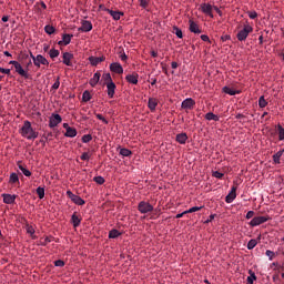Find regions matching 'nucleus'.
Instances as JSON below:
<instances>
[{"mask_svg":"<svg viewBox=\"0 0 284 284\" xmlns=\"http://www.w3.org/2000/svg\"><path fill=\"white\" fill-rule=\"evenodd\" d=\"M72 36L71 34H63L62 41H58V45H69L71 43Z\"/></svg>","mask_w":284,"mask_h":284,"instance_id":"5701e85b","label":"nucleus"},{"mask_svg":"<svg viewBox=\"0 0 284 284\" xmlns=\"http://www.w3.org/2000/svg\"><path fill=\"white\" fill-rule=\"evenodd\" d=\"M95 118H97V120H100V121H102V123L108 125V123H109L108 120H105L104 116L101 113H97Z\"/></svg>","mask_w":284,"mask_h":284,"instance_id":"49530a36","label":"nucleus"},{"mask_svg":"<svg viewBox=\"0 0 284 284\" xmlns=\"http://www.w3.org/2000/svg\"><path fill=\"white\" fill-rule=\"evenodd\" d=\"M105 11L111 16V17H113V20H120V17H122L123 16V13L122 12H120V11H114V10H111V9H105Z\"/></svg>","mask_w":284,"mask_h":284,"instance_id":"b1692460","label":"nucleus"},{"mask_svg":"<svg viewBox=\"0 0 284 284\" xmlns=\"http://www.w3.org/2000/svg\"><path fill=\"white\" fill-rule=\"evenodd\" d=\"M268 221V217L266 216H256L253 217L250 222L251 227H257Z\"/></svg>","mask_w":284,"mask_h":284,"instance_id":"6e6552de","label":"nucleus"},{"mask_svg":"<svg viewBox=\"0 0 284 284\" xmlns=\"http://www.w3.org/2000/svg\"><path fill=\"white\" fill-rule=\"evenodd\" d=\"M67 197H69L71 200L72 203H74L75 205H84V200L81 199L80 195H77L74 193H72L71 191H67Z\"/></svg>","mask_w":284,"mask_h":284,"instance_id":"423d86ee","label":"nucleus"},{"mask_svg":"<svg viewBox=\"0 0 284 284\" xmlns=\"http://www.w3.org/2000/svg\"><path fill=\"white\" fill-rule=\"evenodd\" d=\"M81 161H89L90 160V155L88 152H83V154H81L80 156Z\"/></svg>","mask_w":284,"mask_h":284,"instance_id":"5fc2aeb1","label":"nucleus"},{"mask_svg":"<svg viewBox=\"0 0 284 284\" xmlns=\"http://www.w3.org/2000/svg\"><path fill=\"white\" fill-rule=\"evenodd\" d=\"M30 58H32L33 65H36L37 68H41V65L50 64L47 58H44L42 54H38V57H34L32 53H30Z\"/></svg>","mask_w":284,"mask_h":284,"instance_id":"20e7f679","label":"nucleus"},{"mask_svg":"<svg viewBox=\"0 0 284 284\" xmlns=\"http://www.w3.org/2000/svg\"><path fill=\"white\" fill-rule=\"evenodd\" d=\"M0 74L10 75L11 74V70L10 69H4V68H0Z\"/></svg>","mask_w":284,"mask_h":284,"instance_id":"6e6d98bb","label":"nucleus"},{"mask_svg":"<svg viewBox=\"0 0 284 284\" xmlns=\"http://www.w3.org/2000/svg\"><path fill=\"white\" fill-rule=\"evenodd\" d=\"M230 40V36H221V41L225 42Z\"/></svg>","mask_w":284,"mask_h":284,"instance_id":"e2e57ef3","label":"nucleus"},{"mask_svg":"<svg viewBox=\"0 0 284 284\" xmlns=\"http://www.w3.org/2000/svg\"><path fill=\"white\" fill-rule=\"evenodd\" d=\"M102 80H104V84H110V83H114L113 79L111 78L110 73H104L102 75Z\"/></svg>","mask_w":284,"mask_h":284,"instance_id":"72a5a7b5","label":"nucleus"},{"mask_svg":"<svg viewBox=\"0 0 284 284\" xmlns=\"http://www.w3.org/2000/svg\"><path fill=\"white\" fill-rule=\"evenodd\" d=\"M44 32H47L48 36H52L53 33H55V28H53V26L48 24L47 27H44Z\"/></svg>","mask_w":284,"mask_h":284,"instance_id":"e433bc0d","label":"nucleus"},{"mask_svg":"<svg viewBox=\"0 0 284 284\" xmlns=\"http://www.w3.org/2000/svg\"><path fill=\"white\" fill-rule=\"evenodd\" d=\"M213 176L216 178V179H223V173H221L219 171H214Z\"/></svg>","mask_w":284,"mask_h":284,"instance_id":"bf43d9fd","label":"nucleus"},{"mask_svg":"<svg viewBox=\"0 0 284 284\" xmlns=\"http://www.w3.org/2000/svg\"><path fill=\"white\" fill-rule=\"evenodd\" d=\"M71 224L74 226V229L80 227L81 225V216L78 215L77 212H74V214L71 216Z\"/></svg>","mask_w":284,"mask_h":284,"instance_id":"dca6fc26","label":"nucleus"},{"mask_svg":"<svg viewBox=\"0 0 284 284\" xmlns=\"http://www.w3.org/2000/svg\"><path fill=\"white\" fill-rule=\"evenodd\" d=\"M203 207L204 206H194V207H192L190 210L184 211V213H195V212L201 211Z\"/></svg>","mask_w":284,"mask_h":284,"instance_id":"c03bdc74","label":"nucleus"},{"mask_svg":"<svg viewBox=\"0 0 284 284\" xmlns=\"http://www.w3.org/2000/svg\"><path fill=\"white\" fill-rule=\"evenodd\" d=\"M256 281L255 273H251V276H247V284H253Z\"/></svg>","mask_w":284,"mask_h":284,"instance_id":"8fccbe9b","label":"nucleus"},{"mask_svg":"<svg viewBox=\"0 0 284 284\" xmlns=\"http://www.w3.org/2000/svg\"><path fill=\"white\" fill-rule=\"evenodd\" d=\"M223 92L230 97H234L235 94H239V91H234L233 89H230L229 87H223Z\"/></svg>","mask_w":284,"mask_h":284,"instance_id":"2f4dec72","label":"nucleus"},{"mask_svg":"<svg viewBox=\"0 0 284 284\" xmlns=\"http://www.w3.org/2000/svg\"><path fill=\"white\" fill-rule=\"evenodd\" d=\"M139 6L142 9H148V7L150 6V0H139Z\"/></svg>","mask_w":284,"mask_h":284,"instance_id":"a19ab883","label":"nucleus"},{"mask_svg":"<svg viewBox=\"0 0 284 284\" xmlns=\"http://www.w3.org/2000/svg\"><path fill=\"white\" fill-rule=\"evenodd\" d=\"M60 87V81L59 78H57V81H54L53 85L51 87V89H53L54 91L59 90Z\"/></svg>","mask_w":284,"mask_h":284,"instance_id":"4d7b16f0","label":"nucleus"},{"mask_svg":"<svg viewBox=\"0 0 284 284\" xmlns=\"http://www.w3.org/2000/svg\"><path fill=\"white\" fill-rule=\"evenodd\" d=\"M190 32L200 34V33H202V30L199 28V24H196L195 22L190 20Z\"/></svg>","mask_w":284,"mask_h":284,"instance_id":"4be33fe9","label":"nucleus"},{"mask_svg":"<svg viewBox=\"0 0 284 284\" xmlns=\"http://www.w3.org/2000/svg\"><path fill=\"white\" fill-rule=\"evenodd\" d=\"M79 32H90L92 31V22L83 20L81 27L78 29Z\"/></svg>","mask_w":284,"mask_h":284,"instance_id":"ddd939ff","label":"nucleus"},{"mask_svg":"<svg viewBox=\"0 0 284 284\" xmlns=\"http://www.w3.org/2000/svg\"><path fill=\"white\" fill-rule=\"evenodd\" d=\"M120 59H121V61H123V62L126 61L128 57H126L125 52L121 53Z\"/></svg>","mask_w":284,"mask_h":284,"instance_id":"680f3d73","label":"nucleus"},{"mask_svg":"<svg viewBox=\"0 0 284 284\" xmlns=\"http://www.w3.org/2000/svg\"><path fill=\"white\" fill-rule=\"evenodd\" d=\"M171 68L174 69V70H176V69H178V62H172V63H171Z\"/></svg>","mask_w":284,"mask_h":284,"instance_id":"774afa93","label":"nucleus"},{"mask_svg":"<svg viewBox=\"0 0 284 284\" xmlns=\"http://www.w3.org/2000/svg\"><path fill=\"white\" fill-rule=\"evenodd\" d=\"M36 193L38 194L39 196V200H43L44 199V189L39 186L37 190H36Z\"/></svg>","mask_w":284,"mask_h":284,"instance_id":"ea45409f","label":"nucleus"},{"mask_svg":"<svg viewBox=\"0 0 284 284\" xmlns=\"http://www.w3.org/2000/svg\"><path fill=\"white\" fill-rule=\"evenodd\" d=\"M214 215H209L207 221H205V224L213 222Z\"/></svg>","mask_w":284,"mask_h":284,"instance_id":"0e129e2a","label":"nucleus"},{"mask_svg":"<svg viewBox=\"0 0 284 284\" xmlns=\"http://www.w3.org/2000/svg\"><path fill=\"white\" fill-rule=\"evenodd\" d=\"M256 244H257L256 240H250V242H247V250L255 248Z\"/></svg>","mask_w":284,"mask_h":284,"instance_id":"a18cd8bd","label":"nucleus"},{"mask_svg":"<svg viewBox=\"0 0 284 284\" xmlns=\"http://www.w3.org/2000/svg\"><path fill=\"white\" fill-rule=\"evenodd\" d=\"M81 141L83 143H90V141H92V135H90V134L83 135V138H81Z\"/></svg>","mask_w":284,"mask_h":284,"instance_id":"09e8293b","label":"nucleus"},{"mask_svg":"<svg viewBox=\"0 0 284 284\" xmlns=\"http://www.w3.org/2000/svg\"><path fill=\"white\" fill-rule=\"evenodd\" d=\"M253 32V28L250 24L244 26V28L237 32V40L243 42L246 41L247 36Z\"/></svg>","mask_w":284,"mask_h":284,"instance_id":"f03ea898","label":"nucleus"},{"mask_svg":"<svg viewBox=\"0 0 284 284\" xmlns=\"http://www.w3.org/2000/svg\"><path fill=\"white\" fill-rule=\"evenodd\" d=\"M194 105L195 101L193 99L183 100V103H181L183 110H192Z\"/></svg>","mask_w":284,"mask_h":284,"instance_id":"2eb2a0df","label":"nucleus"},{"mask_svg":"<svg viewBox=\"0 0 284 284\" xmlns=\"http://www.w3.org/2000/svg\"><path fill=\"white\" fill-rule=\"evenodd\" d=\"M124 81H126V83H129V84L138 85V83H139V74L135 73V72L126 74L124 77Z\"/></svg>","mask_w":284,"mask_h":284,"instance_id":"1a4fd4ad","label":"nucleus"},{"mask_svg":"<svg viewBox=\"0 0 284 284\" xmlns=\"http://www.w3.org/2000/svg\"><path fill=\"white\" fill-rule=\"evenodd\" d=\"M187 140H189V135H186V133H180L175 135V142L180 144H185Z\"/></svg>","mask_w":284,"mask_h":284,"instance_id":"412c9836","label":"nucleus"},{"mask_svg":"<svg viewBox=\"0 0 284 284\" xmlns=\"http://www.w3.org/2000/svg\"><path fill=\"white\" fill-rule=\"evenodd\" d=\"M284 154V150H281L278 152H276L274 155H272V161L275 163V164H280L281 163V156H283Z\"/></svg>","mask_w":284,"mask_h":284,"instance_id":"a878e982","label":"nucleus"},{"mask_svg":"<svg viewBox=\"0 0 284 284\" xmlns=\"http://www.w3.org/2000/svg\"><path fill=\"white\" fill-rule=\"evenodd\" d=\"M247 17H250L251 20H255L258 14L256 13V11H247Z\"/></svg>","mask_w":284,"mask_h":284,"instance_id":"de8ad7c7","label":"nucleus"},{"mask_svg":"<svg viewBox=\"0 0 284 284\" xmlns=\"http://www.w3.org/2000/svg\"><path fill=\"white\" fill-rule=\"evenodd\" d=\"M120 155L123 158H130L132 156V151L129 149H120Z\"/></svg>","mask_w":284,"mask_h":284,"instance_id":"473e14b6","label":"nucleus"},{"mask_svg":"<svg viewBox=\"0 0 284 284\" xmlns=\"http://www.w3.org/2000/svg\"><path fill=\"white\" fill-rule=\"evenodd\" d=\"M65 263L62 260L54 261V267H63Z\"/></svg>","mask_w":284,"mask_h":284,"instance_id":"864d4df0","label":"nucleus"},{"mask_svg":"<svg viewBox=\"0 0 284 284\" xmlns=\"http://www.w3.org/2000/svg\"><path fill=\"white\" fill-rule=\"evenodd\" d=\"M20 134L29 141H33L39 136V133L32 129V125L29 121L23 122V125L20 129Z\"/></svg>","mask_w":284,"mask_h":284,"instance_id":"f257e3e1","label":"nucleus"},{"mask_svg":"<svg viewBox=\"0 0 284 284\" xmlns=\"http://www.w3.org/2000/svg\"><path fill=\"white\" fill-rule=\"evenodd\" d=\"M245 116L242 113H237V115H235V119L237 120H243Z\"/></svg>","mask_w":284,"mask_h":284,"instance_id":"69168bd1","label":"nucleus"},{"mask_svg":"<svg viewBox=\"0 0 284 284\" xmlns=\"http://www.w3.org/2000/svg\"><path fill=\"white\" fill-rule=\"evenodd\" d=\"M255 216V212L254 211H247L246 213V220H251Z\"/></svg>","mask_w":284,"mask_h":284,"instance_id":"13d9d810","label":"nucleus"},{"mask_svg":"<svg viewBox=\"0 0 284 284\" xmlns=\"http://www.w3.org/2000/svg\"><path fill=\"white\" fill-rule=\"evenodd\" d=\"M172 33H174L179 39H183V31H181L176 26L172 28Z\"/></svg>","mask_w":284,"mask_h":284,"instance_id":"7c9ffc66","label":"nucleus"},{"mask_svg":"<svg viewBox=\"0 0 284 284\" xmlns=\"http://www.w3.org/2000/svg\"><path fill=\"white\" fill-rule=\"evenodd\" d=\"M78 132H77V129L74 128H68V130L65 131V136L67 138H71L73 139L74 136H77Z\"/></svg>","mask_w":284,"mask_h":284,"instance_id":"cd10ccee","label":"nucleus"},{"mask_svg":"<svg viewBox=\"0 0 284 284\" xmlns=\"http://www.w3.org/2000/svg\"><path fill=\"white\" fill-rule=\"evenodd\" d=\"M258 106L262 108V109L267 106V100H265L264 95L260 97V99H258Z\"/></svg>","mask_w":284,"mask_h":284,"instance_id":"58836bf2","label":"nucleus"},{"mask_svg":"<svg viewBox=\"0 0 284 284\" xmlns=\"http://www.w3.org/2000/svg\"><path fill=\"white\" fill-rule=\"evenodd\" d=\"M59 54H60V52L57 49H51L49 52L50 59H52V60L59 58Z\"/></svg>","mask_w":284,"mask_h":284,"instance_id":"f704fd0d","label":"nucleus"},{"mask_svg":"<svg viewBox=\"0 0 284 284\" xmlns=\"http://www.w3.org/2000/svg\"><path fill=\"white\" fill-rule=\"evenodd\" d=\"M100 80H101V73L97 71V73L93 74V78L90 79L89 83L91 88H95Z\"/></svg>","mask_w":284,"mask_h":284,"instance_id":"6ab92c4d","label":"nucleus"},{"mask_svg":"<svg viewBox=\"0 0 284 284\" xmlns=\"http://www.w3.org/2000/svg\"><path fill=\"white\" fill-rule=\"evenodd\" d=\"M93 182H95L99 185H103L105 183V180L102 176H95L93 178Z\"/></svg>","mask_w":284,"mask_h":284,"instance_id":"79ce46f5","label":"nucleus"},{"mask_svg":"<svg viewBox=\"0 0 284 284\" xmlns=\"http://www.w3.org/2000/svg\"><path fill=\"white\" fill-rule=\"evenodd\" d=\"M9 183H11V184L19 183V179H18L17 173H11V175L9 176Z\"/></svg>","mask_w":284,"mask_h":284,"instance_id":"c9c22d12","label":"nucleus"},{"mask_svg":"<svg viewBox=\"0 0 284 284\" xmlns=\"http://www.w3.org/2000/svg\"><path fill=\"white\" fill-rule=\"evenodd\" d=\"M52 239H53V237H51V236L44 237V241L41 242V245H42V246H47L48 244L51 243Z\"/></svg>","mask_w":284,"mask_h":284,"instance_id":"3c124183","label":"nucleus"},{"mask_svg":"<svg viewBox=\"0 0 284 284\" xmlns=\"http://www.w3.org/2000/svg\"><path fill=\"white\" fill-rule=\"evenodd\" d=\"M277 134L280 136V141H284V129L280 124H277Z\"/></svg>","mask_w":284,"mask_h":284,"instance_id":"4c0bfd02","label":"nucleus"},{"mask_svg":"<svg viewBox=\"0 0 284 284\" xmlns=\"http://www.w3.org/2000/svg\"><path fill=\"white\" fill-rule=\"evenodd\" d=\"M138 211L141 212V214L151 213L153 212V205L148 202L141 201L138 204Z\"/></svg>","mask_w":284,"mask_h":284,"instance_id":"39448f33","label":"nucleus"},{"mask_svg":"<svg viewBox=\"0 0 284 284\" xmlns=\"http://www.w3.org/2000/svg\"><path fill=\"white\" fill-rule=\"evenodd\" d=\"M204 118L207 121H215V122L220 121L219 115L214 114L213 112L205 113Z\"/></svg>","mask_w":284,"mask_h":284,"instance_id":"bb28decb","label":"nucleus"},{"mask_svg":"<svg viewBox=\"0 0 284 284\" xmlns=\"http://www.w3.org/2000/svg\"><path fill=\"white\" fill-rule=\"evenodd\" d=\"M88 61H90V64H91V65L97 67V65L100 64L101 62H104V61H105V58H104V57H100V58L90 57V58H88Z\"/></svg>","mask_w":284,"mask_h":284,"instance_id":"a211bd4d","label":"nucleus"},{"mask_svg":"<svg viewBox=\"0 0 284 284\" xmlns=\"http://www.w3.org/2000/svg\"><path fill=\"white\" fill-rule=\"evenodd\" d=\"M200 39L204 42H210V37L205 36V34L200 36Z\"/></svg>","mask_w":284,"mask_h":284,"instance_id":"052dcab7","label":"nucleus"},{"mask_svg":"<svg viewBox=\"0 0 284 284\" xmlns=\"http://www.w3.org/2000/svg\"><path fill=\"white\" fill-rule=\"evenodd\" d=\"M265 255H266V257H268L270 261H272L275 253L271 250H266Z\"/></svg>","mask_w":284,"mask_h":284,"instance_id":"603ef678","label":"nucleus"},{"mask_svg":"<svg viewBox=\"0 0 284 284\" xmlns=\"http://www.w3.org/2000/svg\"><path fill=\"white\" fill-rule=\"evenodd\" d=\"M9 64L14 67L17 74H20L21 78L29 79V73L21 67V64L14 60L9 61Z\"/></svg>","mask_w":284,"mask_h":284,"instance_id":"7ed1b4c3","label":"nucleus"},{"mask_svg":"<svg viewBox=\"0 0 284 284\" xmlns=\"http://www.w3.org/2000/svg\"><path fill=\"white\" fill-rule=\"evenodd\" d=\"M18 170H20L21 173H23L24 176L32 175V173H30V171L28 169H26L24 165L21 164V162H18Z\"/></svg>","mask_w":284,"mask_h":284,"instance_id":"c85d7f7f","label":"nucleus"},{"mask_svg":"<svg viewBox=\"0 0 284 284\" xmlns=\"http://www.w3.org/2000/svg\"><path fill=\"white\" fill-rule=\"evenodd\" d=\"M2 199L4 201V204L12 205V204H14V201L17 200V195L2 194Z\"/></svg>","mask_w":284,"mask_h":284,"instance_id":"f3484780","label":"nucleus"},{"mask_svg":"<svg viewBox=\"0 0 284 284\" xmlns=\"http://www.w3.org/2000/svg\"><path fill=\"white\" fill-rule=\"evenodd\" d=\"M108 88V97L109 99H113L114 98V91L116 90V84L114 83H109V84H104Z\"/></svg>","mask_w":284,"mask_h":284,"instance_id":"aec40b11","label":"nucleus"},{"mask_svg":"<svg viewBox=\"0 0 284 284\" xmlns=\"http://www.w3.org/2000/svg\"><path fill=\"white\" fill-rule=\"evenodd\" d=\"M60 123H62V116H60L57 113L51 115V119H50V128L51 129L57 128V125H59Z\"/></svg>","mask_w":284,"mask_h":284,"instance_id":"f8f14e48","label":"nucleus"},{"mask_svg":"<svg viewBox=\"0 0 284 284\" xmlns=\"http://www.w3.org/2000/svg\"><path fill=\"white\" fill-rule=\"evenodd\" d=\"M92 99V94H90V91L83 92V102H89Z\"/></svg>","mask_w":284,"mask_h":284,"instance_id":"37998d69","label":"nucleus"},{"mask_svg":"<svg viewBox=\"0 0 284 284\" xmlns=\"http://www.w3.org/2000/svg\"><path fill=\"white\" fill-rule=\"evenodd\" d=\"M162 72L163 74L169 75L168 68L165 65L162 67Z\"/></svg>","mask_w":284,"mask_h":284,"instance_id":"338daca9","label":"nucleus"},{"mask_svg":"<svg viewBox=\"0 0 284 284\" xmlns=\"http://www.w3.org/2000/svg\"><path fill=\"white\" fill-rule=\"evenodd\" d=\"M122 235V233H120V231H118L116 229H113L111 231H109V239H118Z\"/></svg>","mask_w":284,"mask_h":284,"instance_id":"c756f323","label":"nucleus"},{"mask_svg":"<svg viewBox=\"0 0 284 284\" xmlns=\"http://www.w3.org/2000/svg\"><path fill=\"white\" fill-rule=\"evenodd\" d=\"M158 104H159V102L156 101V99L150 98L148 100V108H150L151 112L155 111V108Z\"/></svg>","mask_w":284,"mask_h":284,"instance_id":"393cba45","label":"nucleus"},{"mask_svg":"<svg viewBox=\"0 0 284 284\" xmlns=\"http://www.w3.org/2000/svg\"><path fill=\"white\" fill-rule=\"evenodd\" d=\"M109 70H111V72H113L114 74H123L122 64H120L119 62H113L109 64Z\"/></svg>","mask_w":284,"mask_h":284,"instance_id":"9d476101","label":"nucleus"},{"mask_svg":"<svg viewBox=\"0 0 284 284\" xmlns=\"http://www.w3.org/2000/svg\"><path fill=\"white\" fill-rule=\"evenodd\" d=\"M237 186H232V190L229 192V195L225 196L226 204H232L236 197Z\"/></svg>","mask_w":284,"mask_h":284,"instance_id":"9b49d317","label":"nucleus"},{"mask_svg":"<svg viewBox=\"0 0 284 284\" xmlns=\"http://www.w3.org/2000/svg\"><path fill=\"white\" fill-rule=\"evenodd\" d=\"M74 59V55L71 52H63L62 54V63L67 67H71V60Z\"/></svg>","mask_w":284,"mask_h":284,"instance_id":"4468645a","label":"nucleus"},{"mask_svg":"<svg viewBox=\"0 0 284 284\" xmlns=\"http://www.w3.org/2000/svg\"><path fill=\"white\" fill-rule=\"evenodd\" d=\"M213 9H214V7H212L210 3H202V4H200V10L205 16L211 17V19H214Z\"/></svg>","mask_w":284,"mask_h":284,"instance_id":"0eeeda50","label":"nucleus"}]
</instances>
